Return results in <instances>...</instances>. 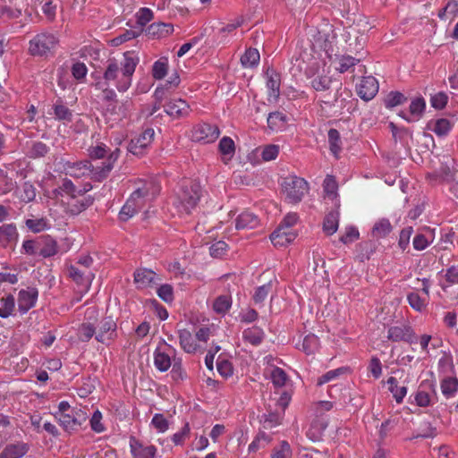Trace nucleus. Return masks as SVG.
<instances>
[{"label":"nucleus","instance_id":"62","mask_svg":"<svg viewBox=\"0 0 458 458\" xmlns=\"http://www.w3.org/2000/svg\"><path fill=\"white\" fill-rule=\"evenodd\" d=\"M153 18V12L148 8H140L136 13L137 23L145 26Z\"/></svg>","mask_w":458,"mask_h":458},{"label":"nucleus","instance_id":"40","mask_svg":"<svg viewBox=\"0 0 458 458\" xmlns=\"http://www.w3.org/2000/svg\"><path fill=\"white\" fill-rule=\"evenodd\" d=\"M407 301L410 306L418 312H422L428 303V300L427 298L421 297L416 292L410 293L407 295Z\"/></svg>","mask_w":458,"mask_h":458},{"label":"nucleus","instance_id":"44","mask_svg":"<svg viewBox=\"0 0 458 458\" xmlns=\"http://www.w3.org/2000/svg\"><path fill=\"white\" fill-rule=\"evenodd\" d=\"M89 425L91 430L98 434L103 433L106 430V427L103 422V415L98 410H96L93 412L89 420Z\"/></svg>","mask_w":458,"mask_h":458},{"label":"nucleus","instance_id":"9","mask_svg":"<svg viewBox=\"0 0 458 458\" xmlns=\"http://www.w3.org/2000/svg\"><path fill=\"white\" fill-rule=\"evenodd\" d=\"M330 71L314 72L313 68L307 71V77L310 79V87L316 91H327L332 84V78L329 76Z\"/></svg>","mask_w":458,"mask_h":458},{"label":"nucleus","instance_id":"18","mask_svg":"<svg viewBox=\"0 0 458 458\" xmlns=\"http://www.w3.org/2000/svg\"><path fill=\"white\" fill-rule=\"evenodd\" d=\"M378 91V82L373 76L363 77L357 85V93L365 101L372 99Z\"/></svg>","mask_w":458,"mask_h":458},{"label":"nucleus","instance_id":"7","mask_svg":"<svg viewBox=\"0 0 458 458\" xmlns=\"http://www.w3.org/2000/svg\"><path fill=\"white\" fill-rule=\"evenodd\" d=\"M56 420L65 431L71 433L78 430L82 423L86 421L87 413L81 408H77L71 412L61 414Z\"/></svg>","mask_w":458,"mask_h":458},{"label":"nucleus","instance_id":"8","mask_svg":"<svg viewBox=\"0 0 458 458\" xmlns=\"http://www.w3.org/2000/svg\"><path fill=\"white\" fill-rule=\"evenodd\" d=\"M220 135L217 126L209 123H199L191 131V140L204 144L214 142Z\"/></svg>","mask_w":458,"mask_h":458},{"label":"nucleus","instance_id":"52","mask_svg":"<svg viewBox=\"0 0 458 458\" xmlns=\"http://www.w3.org/2000/svg\"><path fill=\"white\" fill-rule=\"evenodd\" d=\"M158 297L166 303H171L174 299V288L171 284H164L157 289Z\"/></svg>","mask_w":458,"mask_h":458},{"label":"nucleus","instance_id":"10","mask_svg":"<svg viewBox=\"0 0 458 458\" xmlns=\"http://www.w3.org/2000/svg\"><path fill=\"white\" fill-rule=\"evenodd\" d=\"M116 337V323L112 318H106L100 321L99 328L96 334V340L108 345Z\"/></svg>","mask_w":458,"mask_h":458},{"label":"nucleus","instance_id":"39","mask_svg":"<svg viewBox=\"0 0 458 458\" xmlns=\"http://www.w3.org/2000/svg\"><path fill=\"white\" fill-rule=\"evenodd\" d=\"M0 318H7L13 315L15 309V299L12 294L1 298L0 300Z\"/></svg>","mask_w":458,"mask_h":458},{"label":"nucleus","instance_id":"61","mask_svg":"<svg viewBox=\"0 0 458 458\" xmlns=\"http://www.w3.org/2000/svg\"><path fill=\"white\" fill-rule=\"evenodd\" d=\"M95 333V327L91 324H82L79 328L78 337L82 342H89Z\"/></svg>","mask_w":458,"mask_h":458},{"label":"nucleus","instance_id":"36","mask_svg":"<svg viewBox=\"0 0 458 458\" xmlns=\"http://www.w3.org/2000/svg\"><path fill=\"white\" fill-rule=\"evenodd\" d=\"M386 383L388 385V390L393 394V397L394 398L395 402L397 403H403L404 397L407 394V391H408L407 387L404 386H399L397 379L394 377H390L387 379Z\"/></svg>","mask_w":458,"mask_h":458},{"label":"nucleus","instance_id":"46","mask_svg":"<svg viewBox=\"0 0 458 458\" xmlns=\"http://www.w3.org/2000/svg\"><path fill=\"white\" fill-rule=\"evenodd\" d=\"M18 197L25 203L32 201L36 198L35 187L28 182H24L19 191Z\"/></svg>","mask_w":458,"mask_h":458},{"label":"nucleus","instance_id":"45","mask_svg":"<svg viewBox=\"0 0 458 458\" xmlns=\"http://www.w3.org/2000/svg\"><path fill=\"white\" fill-rule=\"evenodd\" d=\"M328 143L331 152L337 157L342 149L340 134L337 130L330 129L328 131Z\"/></svg>","mask_w":458,"mask_h":458},{"label":"nucleus","instance_id":"21","mask_svg":"<svg viewBox=\"0 0 458 458\" xmlns=\"http://www.w3.org/2000/svg\"><path fill=\"white\" fill-rule=\"evenodd\" d=\"M64 170L67 175L74 178L90 177V163L87 160L79 162H66Z\"/></svg>","mask_w":458,"mask_h":458},{"label":"nucleus","instance_id":"35","mask_svg":"<svg viewBox=\"0 0 458 458\" xmlns=\"http://www.w3.org/2000/svg\"><path fill=\"white\" fill-rule=\"evenodd\" d=\"M426 108V102L422 98H416L410 105V118L406 120L410 123L418 121L421 118Z\"/></svg>","mask_w":458,"mask_h":458},{"label":"nucleus","instance_id":"4","mask_svg":"<svg viewBox=\"0 0 458 458\" xmlns=\"http://www.w3.org/2000/svg\"><path fill=\"white\" fill-rule=\"evenodd\" d=\"M282 190L289 202L297 203L308 192V183L301 177L290 175L284 178Z\"/></svg>","mask_w":458,"mask_h":458},{"label":"nucleus","instance_id":"11","mask_svg":"<svg viewBox=\"0 0 458 458\" xmlns=\"http://www.w3.org/2000/svg\"><path fill=\"white\" fill-rule=\"evenodd\" d=\"M387 338L394 342L404 341L414 344L417 339L412 328L408 325L393 326L388 328Z\"/></svg>","mask_w":458,"mask_h":458},{"label":"nucleus","instance_id":"50","mask_svg":"<svg viewBox=\"0 0 458 458\" xmlns=\"http://www.w3.org/2000/svg\"><path fill=\"white\" fill-rule=\"evenodd\" d=\"M406 100L403 94L398 91L390 92L385 98V106L387 108H393L403 104Z\"/></svg>","mask_w":458,"mask_h":458},{"label":"nucleus","instance_id":"54","mask_svg":"<svg viewBox=\"0 0 458 458\" xmlns=\"http://www.w3.org/2000/svg\"><path fill=\"white\" fill-rule=\"evenodd\" d=\"M76 188L72 181L68 179H64L63 181L62 185L54 191V194L55 197L59 195L63 196V193L67 195V198L70 196H75Z\"/></svg>","mask_w":458,"mask_h":458},{"label":"nucleus","instance_id":"27","mask_svg":"<svg viewBox=\"0 0 458 458\" xmlns=\"http://www.w3.org/2000/svg\"><path fill=\"white\" fill-rule=\"evenodd\" d=\"M28 452L27 445L21 442L7 445L2 453L0 458H21Z\"/></svg>","mask_w":458,"mask_h":458},{"label":"nucleus","instance_id":"34","mask_svg":"<svg viewBox=\"0 0 458 458\" xmlns=\"http://www.w3.org/2000/svg\"><path fill=\"white\" fill-rule=\"evenodd\" d=\"M428 129L441 137L446 135L451 131L452 124L448 119L441 118L430 121L428 123Z\"/></svg>","mask_w":458,"mask_h":458},{"label":"nucleus","instance_id":"26","mask_svg":"<svg viewBox=\"0 0 458 458\" xmlns=\"http://www.w3.org/2000/svg\"><path fill=\"white\" fill-rule=\"evenodd\" d=\"M339 208L328 212L323 221V232L327 235H333L339 226L340 213Z\"/></svg>","mask_w":458,"mask_h":458},{"label":"nucleus","instance_id":"19","mask_svg":"<svg viewBox=\"0 0 458 458\" xmlns=\"http://www.w3.org/2000/svg\"><path fill=\"white\" fill-rule=\"evenodd\" d=\"M165 113L174 119L186 117L190 114L191 108L188 103L182 99H173L165 106Z\"/></svg>","mask_w":458,"mask_h":458},{"label":"nucleus","instance_id":"12","mask_svg":"<svg viewBox=\"0 0 458 458\" xmlns=\"http://www.w3.org/2000/svg\"><path fill=\"white\" fill-rule=\"evenodd\" d=\"M172 347L166 344L158 345L153 354L154 365L160 372L167 371L172 366L170 352Z\"/></svg>","mask_w":458,"mask_h":458},{"label":"nucleus","instance_id":"28","mask_svg":"<svg viewBox=\"0 0 458 458\" xmlns=\"http://www.w3.org/2000/svg\"><path fill=\"white\" fill-rule=\"evenodd\" d=\"M264 336L265 333L263 329L259 327H248L242 332V339L244 342L254 346L260 344Z\"/></svg>","mask_w":458,"mask_h":458},{"label":"nucleus","instance_id":"58","mask_svg":"<svg viewBox=\"0 0 458 458\" xmlns=\"http://www.w3.org/2000/svg\"><path fill=\"white\" fill-rule=\"evenodd\" d=\"M191 428L189 423H186L178 432L174 433L172 437V441L175 445H182L184 441L189 438Z\"/></svg>","mask_w":458,"mask_h":458},{"label":"nucleus","instance_id":"56","mask_svg":"<svg viewBox=\"0 0 458 458\" xmlns=\"http://www.w3.org/2000/svg\"><path fill=\"white\" fill-rule=\"evenodd\" d=\"M359 60L355 59L352 56L350 55H342L338 59L339 67L336 68V70L344 73L345 72H348L351 68H352Z\"/></svg>","mask_w":458,"mask_h":458},{"label":"nucleus","instance_id":"13","mask_svg":"<svg viewBox=\"0 0 458 458\" xmlns=\"http://www.w3.org/2000/svg\"><path fill=\"white\" fill-rule=\"evenodd\" d=\"M38 292L35 287L21 289L18 293V309L21 314L27 313L37 302Z\"/></svg>","mask_w":458,"mask_h":458},{"label":"nucleus","instance_id":"32","mask_svg":"<svg viewBox=\"0 0 458 458\" xmlns=\"http://www.w3.org/2000/svg\"><path fill=\"white\" fill-rule=\"evenodd\" d=\"M440 388L446 399L453 398L458 391V379L455 377H445L441 380Z\"/></svg>","mask_w":458,"mask_h":458},{"label":"nucleus","instance_id":"25","mask_svg":"<svg viewBox=\"0 0 458 458\" xmlns=\"http://www.w3.org/2000/svg\"><path fill=\"white\" fill-rule=\"evenodd\" d=\"M259 225V217L250 211L241 213L235 219V228L237 230L254 229Z\"/></svg>","mask_w":458,"mask_h":458},{"label":"nucleus","instance_id":"53","mask_svg":"<svg viewBox=\"0 0 458 458\" xmlns=\"http://www.w3.org/2000/svg\"><path fill=\"white\" fill-rule=\"evenodd\" d=\"M26 225L34 233L45 231L49 227L48 222L46 218L28 219L26 221Z\"/></svg>","mask_w":458,"mask_h":458},{"label":"nucleus","instance_id":"6","mask_svg":"<svg viewBox=\"0 0 458 458\" xmlns=\"http://www.w3.org/2000/svg\"><path fill=\"white\" fill-rule=\"evenodd\" d=\"M57 43V38L53 34H38L30 41L29 51L32 55H47Z\"/></svg>","mask_w":458,"mask_h":458},{"label":"nucleus","instance_id":"48","mask_svg":"<svg viewBox=\"0 0 458 458\" xmlns=\"http://www.w3.org/2000/svg\"><path fill=\"white\" fill-rule=\"evenodd\" d=\"M231 305V298L226 295H222L216 299L213 309L218 314H225L230 309Z\"/></svg>","mask_w":458,"mask_h":458},{"label":"nucleus","instance_id":"3","mask_svg":"<svg viewBox=\"0 0 458 458\" xmlns=\"http://www.w3.org/2000/svg\"><path fill=\"white\" fill-rule=\"evenodd\" d=\"M200 198V186L185 182L177 191L173 205L179 216L189 215L196 208Z\"/></svg>","mask_w":458,"mask_h":458},{"label":"nucleus","instance_id":"20","mask_svg":"<svg viewBox=\"0 0 458 458\" xmlns=\"http://www.w3.org/2000/svg\"><path fill=\"white\" fill-rule=\"evenodd\" d=\"M93 202V199L89 196H80L77 198L76 196H70L67 198L65 202L66 204V212L71 215H78L87 208H89Z\"/></svg>","mask_w":458,"mask_h":458},{"label":"nucleus","instance_id":"5","mask_svg":"<svg viewBox=\"0 0 458 458\" xmlns=\"http://www.w3.org/2000/svg\"><path fill=\"white\" fill-rule=\"evenodd\" d=\"M437 401L436 382L433 379L422 380L414 394V402L419 407H428Z\"/></svg>","mask_w":458,"mask_h":458},{"label":"nucleus","instance_id":"47","mask_svg":"<svg viewBox=\"0 0 458 458\" xmlns=\"http://www.w3.org/2000/svg\"><path fill=\"white\" fill-rule=\"evenodd\" d=\"M292 448L287 441H281L277 447H275L271 458H291Z\"/></svg>","mask_w":458,"mask_h":458},{"label":"nucleus","instance_id":"22","mask_svg":"<svg viewBox=\"0 0 458 458\" xmlns=\"http://www.w3.org/2000/svg\"><path fill=\"white\" fill-rule=\"evenodd\" d=\"M157 274L146 268L138 269L134 273V282L138 288L145 289L157 284Z\"/></svg>","mask_w":458,"mask_h":458},{"label":"nucleus","instance_id":"2","mask_svg":"<svg viewBox=\"0 0 458 458\" xmlns=\"http://www.w3.org/2000/svg\"><path fill=\"white\" fill-rule=\"evenodd\" d=\"M160 187L154 182L149 181L138 187L130 196L126 203L122 208L119 217L123 221H127L142 209L148 203L151 202L159 193Z\"/></svg>","mask_w":458,"mask_h":458},{"label":"nucleus","instance_id":"30","mask_svg":"<svg viewBox=\"0 0 458 458\" xmlns=\"http://www.w3.org/2000/svg\"><path fill=\"white\" fill-rule=\"evenodd\" d=\"M69 276L76 282L79 285H81L84 291H88L91 284L93 275L89 274L86 276H83V273L76 267L71 266L68 269Z\"/></svg>","mask_w":458,"mask_h":458},{"label":"nucleus","instance_id":"16","mask_svg":"<svg viewBox=\"0 0 458 458\" xmlns=\"http://www.w3.org/2000/svg\"><path fill=\"white\" fill-rule=\"evenodd\" d=\"M297 232L293 228L279 226L271 233V242L276 247H284L293 242L297 237Z\"/></svg>","mask_w":458,"mask_h":458},{"label":"nucleus","instance_id":"23","mask_svg":"<svg viewBox=\"0 0 458 458\" xmlns=\"http://www.w3.org/2000/svg\"><path fill=\"white\" fill-rule=\"evenodd\" d=\"M178 337L181 347L185 352L195 353L201 349L196 338L187 329H179Z\"/></svg>","mask_w":458,"mask_h":458},{"label":"nucleus","instance_id":"24","mask_svg":"<svg viewBox=\"0 0 458 458\" xmlns=\"http://www.w3.org/2000/svg\"><path fill=\"white\" fill-rule=\"evenodd\" d=\"M280 74L274 70L267 72V88L268 89V101H276L280 96Z\"/></svg>","mask_w":458,"mask_h":458},{"label":"nucleus","instance_id":"64","mask_svg":"<svg viewBox=\"0 0 458 458\" xmlns=\"http://www.w3.org/2000/svg\"><path fill=\"white\" fill-rule=\"evenodd\" d=\"M227 244L224 241H218L213 243L210 248V255L214 258H221L226 253Z\"/></svg>","mask_w":458,"mask_h":458},{"label":"nucleus","instance_id":"42","mask_svg":"<svg viewBox=\"0 0 458 458\" xmlns=\"http://www.w3.org/2000/svg\"><path fill=\"white\" fill-rule=\"evenodd\" d=\"M392 231V225L388 219L382 218L375 223L372 234L376 238L386 237Z\"/></svg>","mask_w":458,"mask_h":458},{"label":"nucleus","instance_id":"33","mask_svg":"<svg viewBox=\"0 0 458 458\" xmlns=\"http://www.w3.org/2000/svg\"><path fill=\"white\" fill-rule=\"evenodd\" d=\"M219 152L222 155V160L227 164L234 155L235 146L233 140L229 137H223L218 145Z\"/></svg>","mask_w":458,"mask_h":458},{"label":"nucleus","instance_id":"63","mask_svg":"<svg viewBox=\"0 0 458 458\" xmlns=\"http://www.w3.org/2000/svg\"><path fill=\"white\" fill-rule=\"evenodd\" d=\"M54 113L55 118L58 120L70 121L72 118V112L68 107L62 104H56L54 106Z\"/></svg>","mask_w":458,"mask_h":458},{"label":"nucleus","instance_id":"29","mask_svg":"<svg viewBox=\"0 0 458 458\" xmlns=\"http://www.w3.org/2000/svg\"><path fill=\"white\" fill-rule=\"evenodd\" d=\"M326 197L334 202L335 208H339L340 201L337 194V182L333 176L327 175L323 182Z\"/></svg>","mask_w":458,"mask_h":458},{"label":"nucleus","instance_id":"51","mask_svg":"<svg viewBox=\"0 0 458 458\" xmlns=\"http://www.w3.org/2000/svg\"><path fill=\"white\" fill-rule=\"evenodd\" d=\"M38 253L44 258H48L57 253L56 242L51 238H46L44 245L39 249Z\"/></svg>","mask_w":458,"mask_h":458},{"label":"nucleus","instance_id":"31","mask_svg":"<svg viewBox=\"0 0 458 458\" xmlns=\"http://www.w3.org/2000/svg\"><path fill=\"white\" fill-rule=\"evenodd\" d=\"M18 233L13 224L3 225L0 226V245L6 247L17 239Z\"/></svg>","mask_w":458,"mask_h":458},{"label":"nucleus","instance_id":"55","mask_svg":"<svg viewBox=\"0 0 458 458\" xmlns=\"http://www.w3.org/2000/svg\"><path fill=\"white\" fill-rule=\"evenodd\" d=\"M167 73V61L157 60L152 67V75L156 80L163 79Z\"/></svg>","mask_w":458,"mask_h":458},{"label":"nucleus","instance_id":"15","mask_svg":"<svg viewBox=\"0 0 458 458\" xmlns=\"http://www.w3.org/2000/svg\"><path fill=\"white\" fill-rule=\"evenodd\" d=\"M130 450L132 458H155L157 449L153 445H144L136 437H130Z\"/></svg>","mask_w":458,"mask_h":458},{"label":"nucleus","instance_id":"37","mask_svg":"<svg viewBox=\"0 0 458 458\" xmlns=\"http://www.w3.org/2000/svg\"><path fill=\"white\" fill-rule=\"evenodd\" d=\"M286 123V116L281 112L271 113L267 117V125L272 131H275L284 130Z\"/></svg>","mask_w":458,"mask_h":458},{"label":"nucleus","instance_id":"41","mask_svg":"<svg viewBox=\"0 0 458 458\" xmlns=\"http://www.w3.org/2000/svg\"><path fill=\"white\" fill-rule=\"evenodd\" d=\"M173 31H174V27L170 23L157 22V23H152L148 27V32L154 36L158 37V38L166 37V36L172 34Z\"/></svg>","mask_w":458,"mask_h":458},{"label":"nucleus","instance_id":"60","mask_svg":"<svg viewBox=\"0 0 458 458\" xmlns=\"http://www.w3.org/2000/svg\"><path fill=\"white\" fill-rule=\"evenodd\" d=\"M151 425L155 428L157 432L164 433L168 429V421L165 416L161 413H156L152 420Z\"/></svg>","mask_w":458,"mask_h":458},{"label":"nucleus","instance_id":"57","mask_svg":"<svg viewBox=\"0 0 458 458\" xmlns=\"http://www.w3.org/2000/svg\"><path fill=\"white\" fill-rule=\"evenodd\" d=\"M216 368L218 373L227 378L233 375V366L230 361L219 357L216 360Z\"/></svg>","mask_w":458,"mask_h":458},{"label":"nucleus","instance_id":"49","mask_svg":"<svg viewBox=\"0 0 458 458\" xmlns=\"http://www.w3.org/2000/svg\"><path fill=\"white\" fill-rule=\"evenodd\" d=\"M346 371L345 368H338L335 369H332L322 375L318 378L317 385L322 386L328 382L335 380L339 376L344 374Z\"/></svg>","mask_w":458,"mask_h":458},{"label":"nucleus","instance_id":"17","mask_svg":"<svg viewBox=\"0 0 458 458\" xmlns=\"http://www.w3.org/2000/svg\"><path fill=\"white\" fill-rule=\"evenodd\" d=\"M155 131L148 128L139 136L132 139L129 145V151L133 155H141L143 149L148 147L153 141Z\"/></svg>","mask_w":458,"mask_h":458},{"label":"nucleus","instance_id":"59","mask_svg":"<svg viewBox=\"0 0 458 458\" xmlns=\"http://www.w3.org/2000/svg\"><path fill=\"white\" fill-rule=\"evenodd\" d=\"M359 236L358 229L355 226L349 225L345 227L344 233L341 236L340 241L344 244H348L358 240Z\"/></svg>","mask_w":458,"mask_h":458},{"label":"nucleus","instance_id":"14","mask_svg":"<svg viewBox=\"0 0 458 458\" xmlns=\"http://www.w3.org/2000/svg\"><path fill=\"white\" fill-rule=\"evenodd\" d=\"M119 155V149L116 148L114 152H112L107 160L103 163L102 165L93 166L90 165V179L95 181H102L107 177L109 173L114 167V162L117 159Z\"/></svg>","mask_w":458,"mask_h":458},{"label":"nucleus","instance_id":"43","mask_svg":"<svg viewBox=\"0 0 458 458\" xmlns=\"http://www.w3.org/2000/svg\"><path fill=\"white\" fill-rule=\"evenodd\" d=\"M269 377L272 383L276 387L284 386L288 379V377L284 370L277 367L272 368L270 369Z\"/></svg>","mask_w":458,"mask_h":458},{"label":"nucleus","instance_id":"38","mask_svg":"<svg viewBox=\"0 0 458 458\" xmlns=\"http://www.w3.org/2000/svg\"><path fill=\"white\" fill-rule=\"evenodd\" d=\"M260 55L257 49L249 48L241 57V63L244 68H252L259 63Z\"/></svg>","mask_w":458,"mask_h":458},{"label":"nucleus","instance_id":"1","mask_svg":"<svg viewBox=\"0 0 458 458\" xmlns=\"http://www.w3.org/2000/svg\"><path fill=\"white\" fill-rule=\"evenodd\" d=\"M139 62V55L134 51L124 52L120 59L110 58L106 61L103 80L95 84L96 89L103 91L105 99L116 98L115 91L110 87L122 93L130 89Z\"/></svg>","mask_w":458,"mask_h":458}]
</instances>
